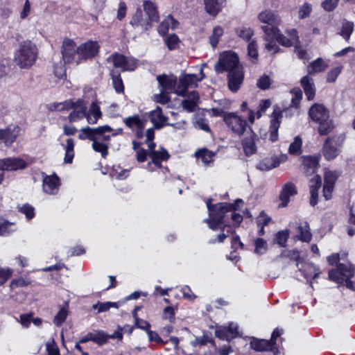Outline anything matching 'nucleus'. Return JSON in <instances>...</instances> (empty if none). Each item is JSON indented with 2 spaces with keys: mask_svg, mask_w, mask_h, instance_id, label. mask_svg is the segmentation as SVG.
<instances>
[{
  "mask_svg": "<svg viewBox=\"0 0 355 355\" xmlns=\"http://www.w3.org/2000/svg\"><path fill=\"white\" fill-rule=\"evenodd\" d=\"M254 252L257 254H263L267 250V243L263 239L258 238L254 241Z\"/></svg>",
  "mask_w": 355,
  "mask_h": 355,
  "instance_id": "52",
  "label": "nucleus"
},
{
  "mask_svg": "<svg viewBox=\"0 0 355 355\" xmlns=\"http://www.w3.org/2000/svg\"><path fill=\"white\" fill-rule=\"evenodd\" d=\"M51 110L62 111L64 110L73 109V112L68 116L70 122H76L84 118L86 116L87 107L83 101L78 100L73 103L72 101H65L63 103H54L51 105Z\"/></svg>",
  "mask_w": 355,
  "mask_h": 355,
  "instance_id": "3",
  "label": "nucleus"
},
{
  "mask_svg": "<svg viewBox=\"0 0 355 355\" xmlns=\"http://www.w3.org/2000/svg\"><path fill=\"white\" fill-rule=\"evenodd\" d=\"M238 325L234 322L229 324L227 327H219L215 331L216 336L220 339L227 341L236 338L239 335Z\"/></svg>",
  "mask_w": 355,
  "mask_h": 355,
  "instance_id": "17",
  "label": "nucleus"
},
{
  "mask_svg": "<svg viewBox=\"0 0 355 355\" xmlns=\"http://www.w3.org/2000/svg\"><path fill=\"white\" fill-rule=\"evenodd\" d=\"M223 34V29L220 26H216L213 30V33L209 37L210 44L215 48L218 42L219 38Z\"/></svg>",
  "mask_w": 355,
  "mask_h": 355,
  "instance_id": "47",
  "label": "nucleus"
},
{
  "mask_svg": "<svg viewBox=\"0 0 355 355\" xmlns=\"http://www.w3.org/2000/svg\"><path fill=\"white\" fill-rule=\"evenodd\" d=\"M145 15L152 23L159 21V15L155 4L149 0H146L143 3Z\"/></svg>",
  "mask_w": 355,
  "mask_h": 355,
  "instance_id": "28",
  "label": "nucleus"
},
{
  "mask_svg": "<svg viewBox=\"0 0 355 355\" xmlns=\"http://www.w3.org/2000/svg\"><path fill=\"white\" fill-rule=\"evenodd\" d=\"M107 62H112L115 68H120L122 71H132L135 67L134 62L130 63L126 57L118 53L107 58Z\"/></svg>",
  "mask_w": 355,
  "mask_h": 355,
  "instance_id": "15",
  "label": "nucleus"
},
{
  "mask_svg": "<svg viewBox=\"0 0 355 355\" xmlns=\"http://www.w3.org/2000/svg\"><path fill=\"white\" fill-rule=\"evenodd\" d=\"M271 220V218L266 215L264 211H261L257 218V226H266Z\"/></svg>",
  "mask_w": 355,
  "mask_h": 355,
  "instance_id": "62",
  "label": "nucleus"
},
{
  "mask_svg": "<svg viewBox=\"0 0 355 355\" xmlns=\"http://www.w3.org/2000/svg\"><path fill=\"white\" fill-rule=\"evenodd\" d=\"M309 115L313 121L319 124L320 135H327L334 128L332 121L329 119V111L322 104L313 105L309 110Z\"/></svg>",
  "mask_w": 355,
  "mask_h": 355,
  "instance_id": "1",
  "label": "nucleus"
},
{
  "mask_svg": "<svg viewBox=\"0 0 355 355\" xmlns=\"http://www.w3.org/2000/svg\"><path fill=\"white\" fill-rule=\"evenodd\" d=\"M102 113L101 112L99 106L96 103H92L90 105L89 112H86V116L87 122L90 124H95L97 123L98 119L101 116Z\"/></svg>",
  "mask_w": 355,
  "mask_h": 355,
  "instance_id": "34",
  "label": "nucleus"
},
{
  "mask_svg": "<svg viewBox=\"0 0 355 355\" xmlns=\"http://www.w3.org/2000/svg\"><path fill=\"white\" fill-rule=\"evenodd\" d=\"M30 283H31L30 281H28L26 279H24L22 277H20V278L15 279L12 280V282H10V286L11 289H14V288H19V287L26 286L28 284H30Z\"/></svg>",
  "mask_w": 355,
  "mask_h": 355,
  "instance_id": "59",
  "label": "nucleus"
},
{
  "mask_svg": "<svg viewBox=\"0 0 355 355\" xmlns=\"http://www.w3.org/2000/svg\"><path fill=\"white\" fill-rule=\"evenodd\" d=\"M46 348L48 355H60V351L53 338H50L46 343Z\"/></svg>",
  "mask_w": 355,
  "mask_h": 355,
  "instance_id": "53",
  "label": "nucleus"
},
{
  "mask_svg": "<svg viewBox=\"0 0 355 355\" xmlns=\"http://www.w3.org/2000/svg\"><path fill=\"white\" fill-rule=\"evenodd\" d=\"M262 31L264 32V40L266 41H270L275 39L279 44L286 47H290L295 44L292 40L287 38L282 34L278 28H268L266 27H262Z\"/></svg>",
  "mask_w": 355,
  "mask_h": 355,
  "instance_id": "11",
  "label": "nucleus"
},
{
  "mask_svg": "<svg viewBox=\"0 0 355 355\" xmlns=\"http://www.w3.org/2000/svg\"><path fill=\"white\" fill-rule=\"evenodd\" d=\"M0 166L5 171H12L26 168L27 163L19 157H8L0 159Z\"/></svg>",
  "mask_w": 355,
  "mask_h": 355,
  "instance_id": "21",
  "label": "nucleus"
},
{
  "mask_svg": "<svg viewBox=\"0 0 355 355\" xmlns=\"http://www.w3.org/2000/svg\"><path fill=\"white\" fill-rule=\"evenodd\" d=\"M60 184V179L57 175H44L42 188L46 193L51 195L57 193L59 190Z\"/></svg>",
  "mask_w": 355,
  "mask_h": 355,
  "instance_id": "20",
  "label": "nucleus"
},
{
  "mask_svg": "<svg viewBox=\"0 0 355 355\" xmlns=\"http://www.w3.org/2000/svg\"><path fill=\"white\" fill-rule=\"evenodd\" d=\"M282 118V111L279 107H275L272 114V119L270 125V140L276 141L278 139V129L280 126L281 119Z\"/></svg>",
  "mask_w": 355,
  "mask_h": 355,
  "instance_id": "16",
  "label": "nucleus"
},
{
  "mask_svg": "<svg viewBox=\"0 0 355 355\" xmlns=\"http://www.w3.org/2000/svg\"><path fill=\"white\" fill-rule=\"evenodd\" d=\"M165 43L168 49L171 51L178 47L180 40L175 34H171L166 37Z\"/></svg>",
  "mask_w": 355,
  "mask_h": 355,
  "instance_id": "49",
  "label": "nucleus"
},
{
  "mask_svg": "<svg viewBox=\"0 0 355 355\" xmlns=\"http://www.w3.org/2000/svg\"><path fill=\"white\" fill-rule=\"evenodd\" d=\"M61 52L65 64L73 62L77 64L78 46L72 40L66 38L63 40Z\"/></svg>",
  "mask_w": 355,
  "mask_h": 355,
  "instance_id": "10",
  "label": "nucleus"
},
{
  "mask_svg": "<svg viewBox=\"0 0 355 355\" xmlns=\"http://www.w3.org/2000/svg\"><path fill=\"white\" fill-rule=\"evenodd\" d=\"M319 166V159L317 157L306 156L303 157L304 171L306 175L314 174Z\"/></svg>",
  "mask_w": 355,
  "mask_h": 355,
  "instance_id": "26",
  "label": "nucleus"
},
{
  "mask_svg": "<svg viewBox=\"0 0 355 355\" xmlns=\"http://www.w3.org/2000/svg\"><path fill=\"white\" fill-rule=\"evenodd\" d=\"M149 157L152 160V162L158 168L162 166L161 162L167 160L170 155L168 151L165 149H162L161 151L152 150L149 153Z\"/></svg>",
  "mask_w": 355,
  "mask_h": 355,
  "instance_id": "31",
  "label": "nucleus"
},
{
  "mask_svg": "<svg viewBox=\"0 0 355 355\" xmlns=\"http://www.w3.org/2000/svg\"><path fill=\"white\" fill-rule=\"evenodd\" d=\"M297 193L295 186L291 183H286L282 188V191L279 196V199L282 201L281 206L286 207L290 200V197Z\"/></svg>",
  "mask_w": 355,
  "mask_h": 355,
  "instance_id": "25",
  "label": "nucleus"
},
{
  "mask_svg": "<svg viewBox=\"0 0 355 355\" xmlns=\"http://www.w3.org/2000/svg\"><path fill=\"white\" fill-rule=\"evenodd\" d=\"M205 11L211 16H216L223 8V1L218 0H203Z\"/></svg>",
  "mask_w": 355,
  "mask_h": 355,
  "instance_id": "32",
  "label": "nucleus"
},
{
  "mask_svg": "<svg viewBox=\"0 0 355 355\" xmlns=\"http://www.w3.org/2000/svg\"><path fill=\"white\" fill-rule=\"evenodd\" d=\"M171 24H172V28H175V26L178 24V21L169 15L159 25L157 28L158 33L161 35H165L168 31Z\"/></svg>",
  "mask_w": 355,
  "mask_h": 355,
  "instance_id": "39",
  "label": "nucleus"
},
{
  "mask_svg": "<svg viewBox=\"0 0 355 355\" xmlns=\"http://www.w3.org/2000/svg\"><path fill=\"white\" fill-rule=\"evenodd\" d=\"M312 11V6L309 3H304L299 9L298 17L300 19L308 17Z\"/></svg>",
  "mask_w": 355,
  "mask_h": 355,
  "instance_id": "54",
  "label": "nucleus"
},
{
  "mask_svg": "<svg viewBox=\"0 0 355 355\" xmlns=\"http://www.w3.org/2000/svg\"><path fill=\"white\" fill-rule=\"evenodd\" d=\"M271 84L270 78L267 75H263L261 76L257 83V85L260 89L265 90L269 88L270 85Z\"/></svg>",
  "mask_w": 355,
  "mask_h": 355,
  "instance_id": "56",
  "label": "nucleus"
},
{
  "mask_svg": "<svg viewBox=\"0 0 355 355\" xmlns=\"http://www.w3.org/2000/svg\"><path fill=\"white\" fill-rule=\"evenodd\" d=\"M19 211L25 214L27 220H31L35 216V209L33 206L26 204L19 209Z\"/></svg>",
  "mask_w": 355,
  "mask_h": 355,
  "instance_id": "55",
  "label": "nucleus"
},
{
  "mask_svg": "<svg viewBox=\"0 0 355 355\" xmlns=\"http://www.w3.org/2000/svg\"><path fill=\"white\" fill-rule=\"evenodd\" d=\"M204 78L202 74L200 78H198L195 74H182L179 77V82L177 85L175 94L178 96H184L187 92L188 88L196 87L197 83L201 81Z\"/></svg>",
  "mask_w": 355,
  "mask_h": 355,
  "instance_id": "7",
  "label": "nucleus"
},
{
  "mask_svg": "<svg viewBox=\"0 0 355 355\" xmlns=\"http://www.w3.org/2000/svg\"><path fill=\"white\" fill-rule=\"evenodd\" d=\"M224 121L232 132L239 135L243 134L248 127L245 119H243L233 113L225 114Z\"/></svg>",
  "mask_w": 355,
  "mask_h": 355,
  "instance_id": "9",
  "label": "nucleus"
},
{
  "mask_svg": "<svg viewBox=\"0 0 355 355\" xmlns=\"http://www.w3.org/2000/svg\"><path fill=\"white\" fill-rule=\"evenodd\" d=\"M280 164L277 157H266L259 162L257 168L259 171H266L277 168Z\"/></svg>",
  "mask_w": 355,
  "mask_h": 355,
  "instance_id": "30",
  "label": "nucleus"
},
{
  "mask_svg": "<svg viewBox=\"0 0 355 355\" xmlns=\"http://www.w3.org/2000/svg\"><path fill=\"white\" fill-rule=\"evenodd\" d=\"M17 137V130L16 128L11 129L8 128L6 129H0V139L3 140L6 145L12 144Z\"/></svg>",
  "mask_w": 355,
  "mask_h": 355,
  "instance_id": "33",
  "label": "nucleus"
},
{
  "mask_svg": "<svg viewBox=\"0 0 355 355\" xmlns=\"http://www.w3.org/2000/svg\"><path fill=\"white\" fill-rule=\"evenodd\" d=\"M302 139L300 137L297 136L294 141L290 144L288 152L290 154L297 155L301 153Z\"/></svg>",
  "mask_w": 355,
  "mask_h": 355,
  "instance_id": "48",
  "label": "nucleus"
},
{
  "mask_svg": "<svg viewBox=\"0 0 355 355\" xmlns=\"http://www.w3.org/2000/svg\"><path fill=\"white\" fill-rule=\"evenodd\" d=\"M239 203H243V200L241 199H237L235 204H229L227 202L214 204V209L209 214V217L213 218L214 221L223 223L225 214L229 211H235L236 205Z\"/></svg>",
  "mask_w": 355,
  "mask_h": 355,
  "instance_id": "8",
  "label": "nucleus"
},
{
  "mask_svg": "<svg viewBox=\"0 0 355 355\" xmlns=\"http://www.w3.org/2000/svg\"><path fill=\"white\" fill-rule=\"evenodd\" d=\"M92 341L102 345L107 343L109 338V335L106 334L103 331H94L90 332Z\"/></svg>",
  "mask_w": 355,
  "mask_h": 355,
  "instance_id": "42",
  "label": "nucleus"
},
{
  "mask_svg": "<svg viewBox=\"0 0 355 355\" xmlns=\"http://www.w3.org/2000/svg\"><path fill=\"white\" fill-rule=\"evenodd\" d=\"M289 237V230H285L278 232L275 236V240L281 247H285L286 243Z\"/></svg>",
  "mask_w": 355,
  "mask_h": 355,
  "instance_id": "50",
  "label": "nucleus"
},
{
  "mask_svg": "<svg viewBox=\"0 0 355 355\" xmlns=\"http://www.w3.org/2000/svg\"><path fill=\"white\" fill-rule=\"evenodd\" d=\"M125 125L129 128L136 126L138 130H141L144 128V123L138 115H133L123 119Z\"/></svg>",
  "mask_w": 355,
  "mask_h": 355,
  "instance_id": "38",
  "label": "nucleus"
},
{
  "mask_svg": "<svg viewBox=\"0 0 355 355\" xmlns=\"http://www.w3.org/2000/svg\"><path fill=\"white\" fill-rule=\"evenodd\" d=\"M183 108L189 112L195 111L196 108V103L194 101H190L188 98L184 99L182 102Z\"/></svg>",
  "mask_w": 355,
  "mask_h": 355,
  "instance_id": "64",
  "label": "nucleus"
},
{
  "mask_svg": "<svg viewBox=\"0 0 355 355\" xmlns=\"http://www.w3.org/2000/svg\"><path fill=\"white\" fill-rule=\"evenodd\" d=\"M196 156L198 159H201L204 164H208L213 161L214 157L215 156V153L204 148L198 150L196 153Z\"/></svg>",
  "mask_w": 355,
  "mask_h": 355,
  "instance_id": "41",
  "label": "nucleus"
},
{
  "mask_svg": "<svg viewBox=\"0 0 355 355\" xmlns=\"http://www.w3.org/2000/svg\"><path fill=\"white\" fill-rule=\"evenodd\" d=\"M15 230L16 225L14 223L0 218V236H8Z\"/></svg>",
  "mask_w": 355,
  "mask_h": 355,
  "instance_id": "35",
  "label": "nucleus"
},
{
  "mask_svg": "<svg viewBox=\"0 0 355 355\" xmlns=\"http://www.w3.org/2000/svg\"><path fill=\"white\" fill-rule=\"evenodd\" d=\"M237 68H242V67L239 64L238 55L232 52H225L220 54L218 61L215 64V69L219 73L225 71L229 73Z\"/></svg>",
  "mask_w": 355,
  "mask_h": 355,
  "instance_id": "4",
  "label": "nucleus"
},
{
  "mask_svg": "<svg viewBox=\"0 0 355 355\" xmlns=\"http://www.w3.org/2000/svg\"><path fill=\"white\" fill-rule=\"evenodd\" d=\"M100 46L96 41L89 40L78 46L77 64L83 60L94 58L98 53Z\"/></svg>",
  "mask_w": 355,
  "mask_h": 355,
  "instance_id": "6",
  "label": "nucleus"
},
{
  "mask_svg": "<svg viewBox=\"0 0 355 355\" xmlns=\"http://www.w3.org/2000/svg\"><path fill=\"white\" fill-rule=\"evenodd\" d=\"M343 138L334 136L326 139L322 147V154L326 159L331 160L340 153L339 148L341 146Z\"/></svg>",
  "mask_w": 355,
  "mask_h": 355,
  "instance_id": "5",
  "label": "nucleus"
},
{
  "mask_svg": "<svg viewBox=\"0 0 355 355\" xmlns=\"http://www.w3.org/2000/svg\"><path fill=\"white\" fill-rule=\"evenodd\" d=\"M37 57V49L35 44L29 40L19 44L15 52V60L20 68L26 69L31 67Z\"/></svg>",
  "mask_w": 355,
  "mask_h": 355,
  "instance_id": "2",
  "label": "nucleus"
},
{
  "mask_svg": "<svg viewBox=\"0 0 355 355\" xmlns=\"http://www.w3.org/2000/svg\"><path fill=\"white\" fill-rule=\"evenodd\" d=\"M341 69H342L341 67H335L333 69H331V71H329L328 72L327 76V82H329V83L335 82L337 79V77L340 73Z\"/></svg>",
  "mask_w": 355,
  "mask_h": 355,
  "instance_id": "60",
  "label": "nucleus"
},
{
  "mask_svg": "<svg viewBox=\"0 0 355 355\" xmlns=\"http://www.w3.org/2000/svg\"><path fill=\"white\" fill-rule=\"evenodd\" d=\"M294 51L297 54V57L302 60H308L307 53L305 50L301 49L300 42L298 44H294Z\"/></svg>",
  "mask_w": 355,
  "mask_h": 355,
  "instance_id": "63",
  "label": "nucleus"
},
{
  "mask_svg": "<svg viewBox=\"0 0 355 355\" xmlns=\"http://www.w3.org/2000/svg\"><path fill=\"white\" fill-rule=\"evenodd\" d=\"M130 24L132 26H141L145 31L148 30L152 26V22L148 20V18L144 15L141 10L137 9L133 15Z\"/></svg>",
  "mask_w": 355,
  "mask_h": 355,
  "instance_id": "24",
  "label": "nucleus"
},
{
  "mask_svg": "<svg viewBox=\"0 0 355 355\" xmlns=\"http://www.w3.org/2000/svg\"><path fill=\"white\" fill-rule=\"evenodd\" d=\"M97 135L95 139L92 141V147L95 152L100 153L102 157L105 158L108 155V142L110 139V135Z\"/></svg>",
  "mask_w": 355,
  "mask_h": 355,
  "instance_id": "18",
  "label": "nucleus"
},
{
  "mask_svg": "<svg viewBox=\"0 0 355 355\" xmlns=\"http://www.w3.org/2000/svg\"><path fill=\"white\" fill-rule=\"evenodd\" d=\"M250 345V347L257 352L271 351L273 352L274 355L279 354V350L276 347H273L272 341L252 337Z\"/></svg>",
  "mask_w": 355,
  "mask_h": 355,
  "instance_id": "19",
  "label": "nucleus"
},
{
  "mask_svg": "<svg viewBox=\"0 0 355 355\" xmlns=\"http://www.w3.org/2000/svg\"><path fill=\"white\" fill-rule=\"evenodd\" d=\"M113 131V129L108 125H104L97 128L86 127L80 130L78 138L81 140L88 139L93 141L95 139V137L98 135H100L103 133L111 132Z\"/></svg>",
  "mask_w": 355,
  "mask_h": 355,
  "instance_id": "12",
  "label": "nucleus"
},
{
  "mask_svg": "<svg viewBox=\"0 0 355 355\" xmlns=\"http://www.w3.org/2000/svg\"><path fill=\"white\" fill-rule=\"evenodd\" d=\"M134 327L147 332L150 328V324L148 321L138 318L137 315L135 313V325L130 329V334L132 333Z\"/></svg>",
  "mask_w": 355,
  "mask_h": 355,
  "instance_id": "46",
  "label": "nucleus"
},
{
  "mask_svg": "<svg viewBox=\"0 0 355 355\" xmlns=\"http://www.w3.org/2000/svg\"><path fill=\"white\" fill-rule=\"evenodd\" d=\"M300 82L307 99L309 101L313 99L315 94L313 80L309 76H305L301 79Z\"/></svg>",
  "mask_w": 355,
  "mask_h": 355,
  "instance_id": "29",
  "label": "nucleus"
},
{
  "mask_svg": "<svg viewBox=\"0 0 355 355\" xmlns=\"http://www.w3.org/2000/svg\"><path fill=\"white\" fill-rule=\"evenodd\" d=\"M112 83L114 89L117 93H122L124 91V86L123 83V80L121 78L120 73L112 71L111 73Z\"/></svg>",
  "mask_w": 355,
  "mask_h": 355,
  "instance_id": "44",
  "label": "nucleus"
},
{
  "mask_svg": "<svg viewBox=\"0 0 355 355\" xmlns=\"http://www.w3.org/2000/svg\"><path fill=\"white\" fill-rule=\"evenodd\" d=\"M157 80L159 86L161 87V92L171 94L175 93L177 88V78L176 77H168L166 75H159Z\"/></svg>",
  "mask_w": 355,
  "mask_h": 355,
  "instance_id": "22",
  "label": "nucleus"
},
{
  "mask_svg": "<svg viewBox=\"0 0 355 355\" xmlns=\"http://www.w3.org/2000/svg\"><path fill=\"white\" fill-rule=\"evenodd\" d=\"M249 130V136L244 138L242 141L243 148L247 156H250L255 153L257 151V147L255 145L256 135L252 132L250 128Z\"/></svg>",
  "mask_w": 355,
  "mask_h": 355,
  "instance_id": "27",
  "label": "nucleus"
},
{
  "mask_svg": "<svg viewBox=\"0 0 355 355\" xmlns=\"http://www.w3.org/2000/svg\"><path fill=\"white\" fill-rule=\"evenodd\" d=\"M327 68V65L324 64L322 58H318L310 64L308 67V73L314 74L324 71Z\"/></svg>",
  "mask_w": 355,
  "mask_h": 355,
  "instance_id": "37",
  "label": "nucleus"
},
{
  "mask_svg": "<svg viewBox=\"0 0 355 355\" xmlns=\"http://www.w3.org/2000/svg\"><path fill=\"white\" fill-rule=\"evenodd\" d=\"M258 19L260 22L266 25L261 26L268 28H277L281 22V19L278 15L270 10H266L258 15Z\"/></svg>",
  "mask_w": 355,
  "mask_h": 355,
  "instance_id": "13",
  "label": "nucleus"
},
{
  "mask_svg": "<svg viewBox=\"0 0 355 355\" xmlns=\"http://www.w3.org/2000/svg\"><path fill=\"white\" fill-rule=\"evenodd\" d=\"M299 239L303 242H309L311 240L312 234L310 232V227L307 222L304 223V225L298 227Z\"/></svg>",
  "mask_w": 355,
  "mask_h": 355,
  "instance_id": "40",
  "label": "nucleus"
},
{
  "mask_svg": "<svg viewBox=\"0 0 355 355\" xmlns=\"http://www.w3.org/2000/svg\"><path fill=\"white\" fill-rule=\"evenodd\" d=\"M68 315L67 308L62 307L55 315L53 322L57 326H60L66 320Z\"/></svg>",
  "mask_w": 355,
  "mask_h": 355,
  "instance_id": "51",
  "label": "nucleus"
},
{
  "mask_svg": "<svg viewBox=\"0 0 355 355\" xmlns=\"http://www.w3.org/2000/svg\"><path fill=\"white\" fill-rule=\"evenodd\" d=\"M337 268L340 272V275L344 279L354 277L355 268H354L351 264L347 266L340 263L338 264Z\"/></svg>",
  "mask_w": 355,
  "mask_h": 355,
  "instance_id": "43",
  "label": "nucleus"
},
{
  "mask_svg": "<svg viewBox=\"0 0 355 355\" xmlns=\"http://www.w3.org/2000/svg\"><path fill=\"white\" fill-rule=\"evenodd\" d=\"M354 30V23L352 21H345L342 25V29L340 33V35L346 40H349Z\"/></svg>",
  "mask_w": 355,
  "mask_h": 355,
  "instance_id": "45",
  "label": "nucleus"
},
{
  "mask_svg": "<svg viewBox=\"0 0 355 355\" xmlns=\"http://www.w3.org/2000/svg\"><path fill=\"white\" fill-rule=\"evenodd\" d=\"M227 85L230 91L236 92L244 80V73L242 68H237V69L227 73Z\"/></svg>",
  "mask_w": 355,
  "mask_h": 355,
  "instance_id": "14",
  "label": "nucleus"
},
{
  "mask_svg": "<svg viewBox=\"0 0 355 355\" xmlns=\"http://www.w3.org/2000/svg\"><path fill=\"white\" fill-rule=\"evenodd\" d=\"M329 277L331 280L340 284H344V278L340 275L339 271L337 269H332L329 272Z\"/></svg>",
  "mask_w": 355,
  "mask_h": 355,
  "instance_id": "58",
  "label": "nucleus"
},
{
  "mask_svg": "<svg viewBox=\"0 0 355 355\" xmlns=\"http://www.w3.org/2000/svg\"><path fill=\"white\" fill-rule=\"evenodd\" d=\"M254 34V31L250 28L243 27L238 31L239 36L245 41H250Z\"/></svg>",
  "mask_w": 355,
  "mask_h": 355,
  "instance_id": "57",
  "label": "nucleus"
},
{
  "mask_svg": "<svg viewBox=\"0 0 355 355\" xmlns=\"http://www.w3.org/2000/svg\"><path fill=\"white\" fill-rule=\"evenodd\" d=\"M74 145L75 144L73 139L69 138L67 139L66 145L64 146L65 150V156L64 158V161L65 163H72L74 157Z\"/></svg>",
  "mask_w": 355,
  "mask_h": 355,
  "instance_id": "36",
  "label": "nucleus"
},
{
  "mask_svg": "<svg viewBox=\"0 0 355 355\" xmlns=\"http://www.w3.org/2000/svg\"><path fill=\"white\" fill-rule=\"evenodd\" d=\"M292 93H293L294 96L291 100V105L296 107L302 99V92L300 89L295 88L292 90Z\"/></svg>",
  "mask_w": 355,
  "mask_h": 355,
  "instance_id": "61",
  "label": "nucleus"
},
{
  "mask_svg": "<svg viewBox=\"0 0 355 355\" xmlns=\"http://www.w3.org/2000/svg\"><path fill=\"white\" fill-rule=\"evenodd\" d=\"M148 116L155 128L157 130L168 125L166 123L168 117L163 115L162 108L159 106H157L154 110L150 111ZM170 125H173V124Z\"/></svg>",
  "mask_w": 355,
  "mask_h": 355,
  "instance_id": "23",
  "label": "nucleus"
}]
</instances>
